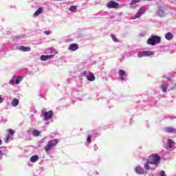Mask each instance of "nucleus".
I'll return each instance as SVG.
<instances>
[{
  "label": "nucleus",
  "instance_id": "2eb2a0df",
  "mask_svg": "<svg viewBox=\"0 0 176 176\" xmlns=\"http://www.w3.org/2000/svg\"><path fill=\"white\" fill-rule=\"evenodd\" d=\"M161 88H162V91L164 93H166V90H167V89H168V83H164L161 85Z\"/></svg>",
  "mask_w": 176,
  "mask_h": 176
},
{
  "label": "nucleus",
  "instance_id": "423d86ee",
  "mask_svg": "<svg viewBox=\"0 0 176 176\" xmlns=\"http://www.w3.org/2000/svg\"><path fill=\"white\" fill-rule=\"evenodd\" d=\"M144 13H145V8H142L139 10L137 14L135 16L131 17V19L135 20V19H140V17H141V16H142V14H144Z\"/></svg>",
  "mask_w": 176,
  "mask_h": 176
},
{
  "label": "nucleus",
  "instance_id": "b1692460",
  "mask_svg": "<svg viewBox=\"0 0 176 176\" xmlns=\"http://www.w3.org/2000/svg\"><path fill=\"white\" fill-rule=\"evenodd\" d=\"M8 133H9L8 135H14V133H16V131H14L12 129H8Z\"/></svg>",
  "mask_w": 176,
  "mask_h": 176
},
{
  "label": "nucleus",
  "instance_id": "c756f323",
  "mask_svg": "<svg viewBox=\"0 0 176 176\" xmlns=\"http://www.w3.org/2000/svg\"><path fill=\"white\" fill-rule=\"evenodd\" d=\"M15 83H16V85H19L20 84V77H17L15 79Z\"/></svg>",
  "mask_w": 176,
  "mask_h": 176
},
{
  "label": "nucleus",
  "instance_id": "4468645a",
  "mask_svg": "<svg viewBox=\"0 0 176 176\" xmlns=\"http://www.w3.org/2000/svg\"><path fill=\"white\" fill-rule=\"evenodd\" d=\"M43 12V8H39L34 14V17H38V16Z\"/></svg>",
  "mask_w": 176,
  "mask_h": 176
},
{
  "label": "nucleus",
  "instance_id": "a211bd4d",
  "mask_svg": "<svg viewBox=\"0 0 176 176\" xmlns=\"http://www.w3.org/2000/svg\"><path fill=\"white\" fill-rule=\"evenodd\" d=\"M146 57H150V56H155L153 51H144Z\"/></svg>",
  "mask_w": 176,
  "mask_h": 176
},
{
  "label": "nucleus",
  "instance_id": "9d476101",
  "mask_svg": "<svg viewBox=\"0 0 176 176\" xmlns=\"http://www.w3.org/2000/svg\"><path fill=\"white\" fill-rule=\"evenodd\" d=\"M17 49L19 50H21V52H31V47H24L23 45L17 47Z\"/></svg>",
  "mask_w": 176,
  "mask_h": 176
},
{
  "label": "nucleus",
  "instance_id": "7c9ffc66",
  "mask_svg": "<svg viewBox=\"0 0 176 176\" xmlns=\"http://www.w3.org/2000/svg\"><path fill=\"white\" fill-rule=\"evenodd\" d=\"M111 38H112L113 42H118V38H116V36H115V35L112 34Z\"/></svg>",
  "mask_w": 176,
  "mask_h": 176
},
{
  "label": "nucleus",
  "instance_id": "a878e982",
  "mask_svg": "<svg viewBox=\"0 0 176 176\" xmlns=\"http://www.w3.org/2000/svg\"><path fill=\"white\" fill-rule=\"evenodd\" d=\"M140 0H132L130 5H135V3H139Z\"/></svg>",
  "mask_w": 176,
  "mask_h": 176
},
{
  "label": "nucleus",
  "instance_id": "e433bc0d",
  "mask_svg": "<svg viewBox=\"0 0 176 176\" xmlns=\"http://www.w3.org/2000/svg\"><path fill=\"white\" fill-rule=\"evenodd\" d=\"M0 145H2V140L0 139Z\"/></svg>",
  "mask_w": 176,
  "mask_h": 176
},
{
  "label": "nucleus",
  "instance_id": "f03ea898",
  "mask_svg": "<svg viewBox=\"0 0 176 176\" xmlns=\"http://www.w3.org/2000/svg\"><path fill=\"white\" fill-rule=\"evenodd\" d=\"M162 38L159 36H152L147 40V44L151 46H155L157 43H160Z\"/></svg>",
  "mask_w": 176,
  "mask_h": 176
},
{
  "label": "nucleus",
  "instance_id": "0eeeda50",
  "mask_svg": "<svg viewBox=\"0 0 176 176\" xmlns=\"http://www.w3.org/2000/svg\"><path fill=\"white\" fill-rule=\"evenodd\" d=\"M107 8L109 9H116L119 8V3H116V1H110L107 4Z\"/></svg>",
  "mask_w": 176,
  "mask_h": 176
},
{
  "label": "nucleus",
  "instance_id": "f257e3e1",
  "mask_svg": "<svg viewBox=\"0 0 176 176\" xmlns=\"http://www.w3.org/2000/svg\"><path fill=\"white\" fill-rule=\"evenodd\" d=\"M147 163H148V164L157 166V164L160 163V156L157 155H151L147 160Z\"/></svg>",
  "mask_w": 176,
  "mask_h": 176
},
{
  "label": "nucleus",
  "instance_id": "c9c22d12",
  "mask_svg": "<svg viewBox=\"0 0 176 176\" xmlns=\"http://www.w3.org/2000/svg\"><path fill=\"white\" fill-rule=\"evenodd\" d=\"M120 80H124V77H123V76L120 77Z\"/></svg>",
  "mask_w": 176,
  "mask_h": 176
},
{
  "label": "nucleus",
  "instance_id": "412c9836",
  "mask_svg": "<svg viewBox=\"0 0 176 176\" xmlns=\"http://www.w3.org/2000/svg\"><path fill=\"white\" fill-rule=\"evenodd\" d=\"M76 9H77L76 6H71V7L69 8V10H70V12H72V13H75V12H76Z\"/></svg>",
  "mask_w": 176,
  "mask_h": 176
},
{
  "label": "nucleus",
  "instance_id": "ddd939ff",
  "mask_svg": "<svg viewBox=\"0 0 176 176\" xmlns=\"http://www.w3.org/2000/svg\"><path fill=\"white\" fill-rule=\"evenodd\" d=\"M174 36H173L172 32H168L165 34V38L167 41H171Z\"/></svg>",
  "mask_w": 176,
  "mask_h": 176
},
{
  "label": "nucleus",
  "instance_id": "7ed1b4c3",
  "mask_svg": "<svg viewBox=\"0 0 176 176\" xmlns=\"http://www.w3.org/2000/svg\"><path fill=\"white\" fill-rule=\"evenodd\" d=\"M58 144V139H54L52 140H50L47 145L45 146V150L46 152H49L53 146H56Z\"/></svg>",
  "mask_w": 176,
  "mask_h": 176
},
{
  "label": "nucleus",
  "instance_id": "5701e85b",
  "mask_svg": "<svg viewBox=\"0 0 176 176\" xmlns=\"http://www.w3.org/2000/svg\"><path fill=\"white\" fill-rule=\"evenodd\" d=\"M40 135H41V132H39V131L34 130L33 131V135H34L35 137H39Z\"/></svg>",
  "mask_w": 176,
  "mask_h": 176
},
{
  "label": "nucleus",
  "instance_id": "72a5a7b5",
  "mask_svg": "<svg viewBox=\"0 0 176 176\" xmlns=\"http://www.w3.org/2000/svg\"><path fill=\"white\" fill-rule=\"evenodd\" d=\"M44 34H45V35H50V31H49V30H45V31L44 32Z\"/></svg>",
  "mask_w": 176,
  "mask_h": 176
},
{
  "label": "nucleus",
  "instance_id": "4c0bfd02",
  "mask_svg": "<svg viewBox=\"0 0 176 176\" xmlns=\"http://www.w3.org/2000/svg\"><path fill=\"white\" fill-rule=\"evenodd\" d=\"M0 155H3V153H2V151L0 150Z\"/></svg>",
  "mask_w": 176,
  "mask_h": 176
},
{
  "label": "nucleus",
  "instance_id": "39448f33",
  "mask_svg": "<svg viewBox=\"0 0 176 176\" xmlns=\"http://www.w3.org/2000/svg\"><path fill=\"white\" fill-rule=\"evenodd\" d=\"M41 113L43 116H44L45 120H50L53 116V111L52 110L46 111V109H43L41 111Z\"/></svg>",
  "mask_w": 176,
  "mask_h": 176
},
{
  "label": "nucleus",
  "instance_id": "4be33fe9",
  "mask_svg": "<svg viewBox=\"0 0 176 176\" xmlns=\"http://www.w3.org/2000/svg\"><path fill=\"white\" fill-rule=\"evenodd\" d=\"M138 57H139L140 58H141L142 57H146V56H145V51L139 52L138 54Z\"/></svg>",
  "mask_w": 176,
  "mask_h": 176
},
{
  "label": "nucleus",
  "instance_id": "473e14b6",
  "mask_svg": "<svg viewBox=\"0 0 176 176\" xmlns=\"http://www.w3.org/2000/svg\"><path fill=\"white\" fill-rule=\"evenodd\" d=\"M3 101H5V98H2V97L0 96V104H2V102H3Z\"/></svg>",
  "mask_w": 176,
  "mask_h": 176
},
{
  "label": "nucleus",
  "instance_id": "58836bf2",
  "mask_svg": "<svg viewBox=\"0 0 176 176\" xmlns=\"http://www.w3.org/2000/svg\"><path fill=\"white\" fill-rule=\"evenodd\" d=\"M57 1H63V0H57Z\"/></svg>",
  "mask_w": 176,
  "mask_h": 176
},
{
  "label": "nucleus",
  "instance_id": "1a4fd4ad",
  "mask_svg": "<svg viewBox=\"0 0 176 176\" xmlns=\"http://www.w3.org/2000/svg\"><path fill=\"white\" fill-rule=\"evenodd\" d=\"M54 55H42L41 56V61H47V60H50V58H53Z\"/></svg>",
  "mask_w": 176,
  "mask_h": 176
},
{
  "label": "nucleus",
  "instance_id": "f3484780",
  "mask_svg": "<svg viewBox=\"0 0 176 176\" xmlns=\"http://www.w3.org/2000/svg\"><path fill=\"white\" fill-rule=\"evenodd\" d=\"M38 159H39V156L33 155L30 157V162H32V163H35V162H38Z\"/></svg>",
  "mask_w": 176,
  "mask_h": 176
},
{
  "label": "nucleus",
  "instance_id": "c85d7f7f",
  "mask_svg": "<svg viewBox=\"0 0 176 176\" xmlns=\"http://www.w3.org/2000/svg\"><path fill=\"white\" fill-rule=\"evenodd\" d=\"M119 74L121 76H123V75L126 74V72H124V70H120Z\"/></svg>",
  "mask_w": 176,
  "mask_h": 176
},
{
  "label": "nucleus",
  "instance_id": "6ab92c4d",
  "mask_svg": "<svg viewBox=\"0 0 176 176\" xmlns=\"http://www.w3.org/2000/svg\"><path fill=\"white\" fill-rule=\"evenodd\" d=\"M12 107H17L19 105V100L17 98H14L12 102Z\"/></svg>",
  "mask_w": 176,
  "mask_h": 176
},
{
  "label": "nucleus",
  "instance_id": "bb28decb",
  "mask_svg": "<svg viewBox=\"0 0 176 176\" xmlns=\"http://www.w3.org/2000/svg\"><path fill=\"white\" fill-rule=\"evenodd\" d=\"M9 140H10V135H7L5 138V142H9Z\"/></svg>",
  "mask_w": 176,
  "mask_h": 176
},
{
  "label": "nucleus",
  "instance_id": "f8f14e48",
  "mask_svg": "<svg viewBox=\"0 0 176 176\" xmlns=\"http://www.w3.org/2000/svg\"><path fill=\"white\" fill-rule=\"evenodd\" d=\"M164 7H159L158 8V16H164Z\"/></svg>",
  "mask_w": 176,
  "mask_h": 176
},
{
  "label": "nucleus",
  "instance_id": "393cba45",
  "mask_svg": "<svg viewBox=\"0 0 176 176\" xmlns=\"http://www.w3.org/2000/svg\"><path fill=\"white\" fill-rule=\"evenodd\" d=\"M144 168L147 170H151V167L149 166V163L144 164Z\"/></svg>",
  "mask_w": 176,
  "mask_h": 176
},
{
  "label": "nucleus",
  "instance_id": "20e7f679",
  "mask_svg": "<svg viewBox=\"0 0 176 176\" xmlns=\"http://www.w3.org/2000/svg\"><path fill=\"white\" fill-rule=\"evenodd\" d=\"M80 76H86L87 80H89V82H94V80H96V76H94V74L90 72H82Z\"/></svg>",
  "mask_w": 176,
  "mask_h": 176
},
{
  "label": "nucleus",
  "instance_id": "9b49d317",
  "mask_svg": "<svg viewBox=\"0 0 176 176\" xmlns=\"http://www.w3.org/2000/svg\"><path fill=\"white\" fill-rule=\"evenodd\" d=\"M166 133H176V129L174 127H166L164 129Z\"/></svg>",
  "mask_w": 176,
  "mask_h": 176
},
{
  "label": "nucleus",
  "instance_id": "aec40b11",
  "mask_svg": "<svg viewBox=\"0 0 176 176\" xmlns=\"http://www.w3.org/2000/svg\"><path fill=\"white\" fill-rule=\"evenodd\" d=\"M173 142H174L173 141V140L171 139H168V144H167V146L168 148L170 149V148H173Z\"/></svg>",
  "mask_w": 176,
  "mask_h": 176
},
{
  "label": "nucleus",
  "instance_id": "dca6fc26",
  "mask_svg": "<svg viewBox=\"0 0 176 176\" xmlns=\"http://www.w3.org/2000/svg\"><path fill=\"white\" fill-rule=\"evenodd\" d=\"M135 171L138 174H144V169L141 166L136 167Z\"/></svg>",
  "mask_w": 176,
  "mask_h": 176
},
{
  "label": "nucleus",
  "instance_id": "6e6552de",
  "mask_svg": "<svg viewBox=\"0 0 176 176\" xmlns=\"http://www.w3.org/2000/svg\"><path fill=\"white\" fill-rule=\"evenodd\" d=\"M79 49V46L76 43L70 44L68 47L69 50H72V52H75V50H78Z\"/></svg>",
  "mask_w": 176,
  "mask_h": 176
},
{
  "label": "nucleus",
  "instance_id": "f704fd0d",
  "mask_svg": "<svg viewBox=\"0 0 176 176\" xmlns=\"http://www.w3.org/2000/svg\"><path fill=\"white\" fill-rule=\"evenodd\" d=\"M10 83H11V85H14V80H10Z\"/></svg>",
  "mask_w": 176,
  "mask_h": 176
},
{
  "label": "nucleus",
  "instance_id": "2f4dec72",
  "mask_svg": "<svg viewBox=\"0 0 176 176\" xmlns=\"http://www.w3.org/2000/svg\"><path fill=\"white\" fill-rule=\"evenodd\" d=\"M160 176H166V172H164V170H162L160 173Z\"/></svg>",
  "mask_w": 176,
  "mask_h": 176
},
{
  "label": "nucleus",
  "instance_id": "cd10ccee",
  "mask_svg": "<svg viewBox=\"0 0 176 176\" xmlns=\"http://www.w3.org/2000/svg\"><path fill=\"white\" fill-rule=\"evenodd\" d=\"M87 141L88 144H91V136L88 135Z\"/></svg>",
  "mask_w": 176,
  "mask_h": 176
}]
</instances>
